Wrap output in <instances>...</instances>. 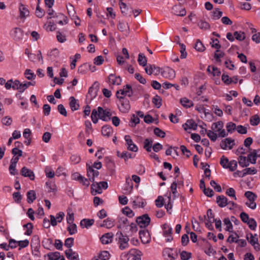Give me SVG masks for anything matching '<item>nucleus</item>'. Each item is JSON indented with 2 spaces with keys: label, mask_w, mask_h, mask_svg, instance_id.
Returning <instances> with one entry per match:
<instances>
[{
  "label": "nucleus",
  "mask_w": 260,
  "mask_h": 260,
  "mask_svg": "<svg viewBox=\"0 0 260 260\" xmlns=\"http://www.w3.org/2000/svg\"><path fill=\"white\" fill-rule=\"evenodd\" d=\"M116 96L119 99L118 105L119 110L122 113H127L131 109L129 100L124 96Z\"/></svg>",
  "instance_id": "f257e3e1"
},
{
  "label": "nucleus",
  "mask_w": 260,
  "mask_h": 260,
  "mask_svg": "<svg viewBox=\"0 0 260 260\" xmlns=\"http://www.w3.org/2000/svg\"><path fill=\"white\" fill-rule=\"evenodd\" d=\"M151 219L147 214H145L142 216H139L136 219V222L140 228H146L150 224Z\"/></svg>",
  "instance_id": "f03ea898"
},
{
  "label": "nucleus",
  "mask_w": 260,
  "mask_h": 260,
  "mask_svg": "<svg viewBox=\"0 0 260 260\" xmlns=\"http://www.w3.org/2000/svg\"><path fill=\"white\" fill-rule=\"evenodd\" d=\"M108 183L105 181H102L99 183L93 182L91 186V188L93 191H95V193H101L102 188L106 189L108 188Z\"/></svg>",
  "instance_id": "7ed1b4c3"
},
{
  "label": "nucleus",
  "mask_w": 260,
  "mask_h": 260,
  "mask_svg": "<svg viewBox=\"0 0 260 260\" xmlns=\"http://www.w3.org/2000/svg\"><path fill=\"white\" fill-rule=\"evenodd\" d=\"M87 175L89 180L93 183L94 182V178L99 175V172L97 170H94L88 163L86 164Z\"/></svg>",
  "instance_id": "20e7f679"
},
{
  "label": "nucleus",
  "mask_w": 260,
  "mask_h": 260,
  "mask_svg": "<svg viewBox=\"0 0 260 260\" xmlns=\"http://www.w3.org/2000/svg\"><path fill=\"white\" fill-rule=\"evenodd\" d=\"M99 117L104 121H108L110 120L112 115L109 110H104L102 107H98Z\"/></svg>",
  "instance_id": "39448f33"
},
{
  "label": "nucleus",
  "mask_w": 260,
  "mask_h": 260,
  "mask_svg": "<svg viewBox=\"0 0 260 260\" xmlns=\"http://www.w3.org/2000/svg\"><path fill=\"white\" fill-rule=\"evenodd\" d=\"M162 255L166 258L167 257L169 258L170 260H174L178 256L177 251L169 248H166L164 250Z\"/></svg>",
  "instance_id": "423d86ee"
},
{
  "label": "nucleus",
  "mask_w": 260,
  "mask_h": 260,
  "mask_svg": "<svg viewBox=\"0 0 260 260\" xmlns=\"http://www.w3.org/2000/svg\"><path fill=\"white\" fill-rule=\"evenodd\" d=\"M125 141H126V145L127 149L131 151L137 152L138 150V147L135 145L132 140L130 136L126 135L124 137Z\"/></svg>",
  "instance_id": "0eeeda50"
},
{
  "label": "nucleus",
  "mask_w": 260,
  "mask_h": 260,
  "mask_svg": "<svg viewBox=\"0 0 260 260\" xmlns=\"http://www.w3.org/2000/svg\"><path fill=\"white\" fill-rule=\"evenodd\" d=\"M11 36L14 40L19 41L22 40L23 38V31L21 29L16 27L11 31Z\"/></svg>",
  "instance_id": "6e6552de"
},
{
  "label": "nucleus",
  "mask_w": 260,
  "mask_h": 260,
  "mask_svg": "<svg viewBox=\"0 0 260 260\" xmlns=\"http://www.w3.org/2000/svg\"><path fill=\"white\" fill-rule=\"evenodd\" d=\"M140 238L142 244H148L151 241L149 233L147 230H141L139 231Z\"/></svg>",
  "instance_id": "1a4fd4ad"
},
{
  "label": "nucleus",
  "mask_w": 260,
  "mask_h": 260,
  "mask_svg": "<svg viewBox=\"0 0 260 260\" xmlns=\"http://www.w3.org/2000/svg\"><path fill=\"white\" fill-rule=\"evenodd\" d=\"M235 145L234 140L231 138H226L222 140L220 143V147L223 149H231Z\"/></svg>",
  "instance_id": "9d476101"
},
{
  "label": "nucleus",
  "mask_w": 260,
  "mask_h": 260,
  "mask_svg": "<svg viewBox=\"0 0 260 260\" xmlns=\"http://www.w3.org/2000/svg\"><path fill=\"white\" fill-rule=\"evenodd\" d=\"M161 75L164 78L172 79L175 77V72L170 68H166L161 72Z\"/></svg>",
  "instance_id": "9b49d317"
},
{
  "label": "nucleus",
  "mask_w": 260,
  "mask_h": 260,
  "mask_svg": "<svg viewBox=\"0 0 260 260\" xmlns=\"http://www.w3.org/2000/svg\"><path fill=\"white\" fill-rule=\"evenodd\" d=\"M172 13L179 16H184L186 15V10L180 5H175L172 8Z\"/></svg>",
  "instance_id": "f8f14e48"
},
{
  "label": "nucleus",
  "mask_w": 260,
  "mask_h": 260,
  "mask_svg": "<svg viewBox=\"0 0 260 260\" xmlns=\"http://www.w3.org/2000/svg\"><path fill=\"white\" fill-rule=\"evenodd\" d=\"M113 236L112 233H106L100 238V240L103 244H110L112 242Z\"/></svg>",
  "instance_id": "ddd939ff"
},
{
  "label": "nucleus",
  "mask_w": 260,
  "mask_h": 260,
  "mask_svg": "<svg viewBox=\"0 0 260 260\" xmlns=\"http://www.w3.org/2000/svg\"><path fill=\"white\" fill-rule=\"evenodd\" d=\"M86 70H89L93 72L96 70V67L89 63H85L79 68V71L81 73H84Z\"/></svg>",
  "instance_id": "4468645a"
},
{
  "label": "nucleus",
  "mask_w": 260,
  "mask_h": 260,
  "mask_svg": "<svg viewBox=\"0 0 260 260\" xmlns=\"http://www.w3.org/2000/svg\"><path fill=\"white\" fill-rule=\"evenodd\" d=\"M21 175L25 177H28L31 180L35 179V174L34 172L30 169L25 167H23L21 171Z\"/></svg>",
  "instance_id": "2eb2a0df"
},
{
  "label": "nucleus",
  "mask_w": 260,
  "mask_h": 260,
  "mask_svg": "<svg viewBox=\"0 0 260 260\" xmlns=\"http://www.w3.org/2000/svg\"><path fill=\"white\" fill-rule=\"evenodd\" d=\"M216 203L219 207L223 208L228 205V200L223 195L218 196L216 197Z\"/></svg>",
  "instance_id": "dca6fc26"
},
{
  "label": "nucleus",
  "mask_w": 260,
  "mask_h": 260,
  "mask_svg": "<svg viewBox=\"0 0 260 260\" xmlns=\"http://www.w3.org/2000/svg\"><path fill=\"white\" fill-rule=\"evenodd\" d=\"M109 83L113 85H119L121 83V79L120 76H117L115 74H111L109 76Z\"/></svg>",
  "instance_id": "f3484780"
},
{
  "label": "nucleus",
  "mask_w": 260,
  "mask_h": 260,
  "mask_svg": "<svg viewBox=\"0 0 260 260\" xmlns=\"http://www.w3.org/2000/svg\"><path fill=\"white\" fill-rule=\"evenodd\" d=\"M99 85L98 82H94L92 86L89 88L88 94L92 97H95L99 89Z\"/></svg>",
  "instance_id": "a211bd4d"
},
{
  "label": "nucleus",
  "mask_w": 260,
  "mask_h": 260,
  "mask_svg": "<svg viewBox=\"0 0 260 260\" xmlns=\"http://www.w3.org/2000/svg\"><path fill=\"white\" fill-rule=\"evenodd\" d=\"M116 237L119 244H127L129 241L128 237L126 235H123L121 232H117Z\"/></svg>",
  "instance_id": "6ab92c4d"
},
{
  "label": "nucleus",
  "mask_w": 260,
  "mask_h": 260,
  "mask_svg": "<svg viewBox=\"0 0 260 260\" xmlns=\"http://www.w3.org/2000/svg\"><path fill=\"white\" fill-rule=\"evenodd\" d=\"M145 70L147 74L150 75L153 74L155 71H156L155 74L157 75L159 73L160 69L158 67H156L155 65L149 64L145 68Z\"/></svg>",
  "instance_id": "aec40b11"
},
{
  "label": "nucleus",
  "mask_w": 260,
  "mask_h": 260,
  "mask_svg": "<svg viewBox=\"0 0 260 260\" xmlns=\"http://www.w3.org/2000/svg\"><path fill=\"white\" fill-rule=\"evenodd\" d=\"M67 9L69 15L72 19L80 20L78 16L76 15V11L75 10L74 6L72 4H69L67 6Z\"/></svg>",
  "instance_id": "412c9836"
},
{
  "label": "nucleus",
  "mask_w": 260,
  "mask_h": 260,
  "mask_svg": "<svg viewBox=\"0 0 260 260\" xmlns=\"http://www.w3.org/2000/svg\"><path fill=\"white\" fill-rule=\"evenodd\" d=\"M69 105L72 111L78 110L80 107L79 104L77 103L76 99L74 96H71L69 99Z\"/></svg>",
  "instance_id": "4be33fe9"
},
{
  "label": "nucleus",
  "mask_w": 260,
  "mask_h": 260,
  "mask_svg": "<svg viewBox=\"0 0 260 260\" xmlns=\"http://www.w3.org/2000/svg\"><path fill=\"white\" fill-rule=\"evenodd\" d=\"M117 155L119 157L124 159L125 162H126L128 158H132L135 156V155H133L126 151H123L121 153L118 151Z\"/></svg>",
  "instance_id": "5701e85b"
},
{
  "label": "nucleus",
  "mask_w": 260,
  "mask_h": 260,
  "mask_svg": "<svg viewBox=\"0 0 260 260\" xmlns=\"http://www.w3.org/2000/svg\"><path fill=\"white\" fill-rule=\"evenodd\" d=\"M65 253L66 256L71 260H79L78 253L73 251L71 249L66 250Z\"/></svg>",
  "instance_id": "b1692460"
},
{
  "label": "nucleus",
  "mask_w": 260,
  "mask_h": 260,
  "mask_svg": "<svg viewBox=\"0 0 260 260\" xmlns=\"http://www.w3.org/2000/svg\"><path fill=\"white\" fill-rule=\"evenodd\" d=\"M94 220L93 219H90L85 218L81 220L80 224L82 228H85L88 229L94 223Z\"/></svg>",
  "instance_id": "393cba45"
},
{
  "label": "nucleus",
  "mask_w": 260,
  "mask_h": 260,
  "mask_svg": "<svg viewBox=\"0 0 260 260\" xmlns=\"http://www.w3.org/2000/svg\"><path fill=\"white\" fill-rule=\"evenodd\" d=\"M20 17L21 18H24L29 15V12L25 6L21 4L19 6Z\"/></svg>",
  "instance_id": "a878e982"
},
{
  "label": "nucleus",
  "mask_w": 260,
  "mask_h": 260,
  "mask_svg": "<svg viewBox=\"0 0 260 260\" xmlns=\"http://www.w3.org/2000/svg\"><path fill=\"white\" fill-rule=\"evenodd\" d=\"M246 239L250 244H258V237L256 234L254 235L250 233L247 234Z\"/></svg>",
  "instance_id": "bb28decb"
},
{
  "label": "nucleus",
  "mask_w": 260,
  "mask_h": 260,
  "mask_svg": "<svg viewBox=\"0 0 260 260\" xmlns=\"http://www.w3.org/2000/svg\"><path fill=\"white\" fill-rule=\"evenodd\" d=\"M257 170L254 168H248L243 170L242 175H240V177H244L248 175H254L256 174Z\"/></svg>",
  "instance_id": "cd10ccee"
},
{
  "label": "nucleus",
  "mask_w": 260,
  "mask_h": 260,
  "mask_svg": "<svg viewBox=\"0 0 260 260\" xmlns=\"http://www.w3.org/2000/svg\"><path fill=\"white\" fill-rule=\"evenodd\" d=\"M129 253L131 255V257H132L133 260H141V255L142 253L140 251L136 249H132L129 250Z\"/></svg>",
  "instance_id": "c85d7f7f"
},
{
  "label": "nucleus",
  "mask_w": 260,
  "mask_h": 260,
  "mask_svg": "<svg viewBox=\"0 0 260 260\" xmlns=\"http://www.w3.org/2000/svg\"><path fill=\"white\" fill-rule=\"evenodd\" d=\"M114 226V221L113 219L108 218L104 220L103 223L100 225L101 227H105L107 229H110Z\"/></svg>",
  "instance_id": "c756f323"
},
{
  "label": "nucleus",
  "mask_w": 260,
  "mask_h": 260,
  "mask_svg": "<svg viewBox=\"0 0 260 260\" xmlns=\"http://www.w3.org/2000/svg\"><path fill=\"white\" fill-rule=\"evenodd\" d=\"M257 155L258 154L256 150H253L247 156V158L249 160V162H251L252 164H255L256 163Z\"/></svg>",
  "instance_id": "7c9ffc66"
},
{
  "label": "nucleus",
  "mask_w": 260,
  "mask_h": 260,
  "mask_svg": "<svg viewBox=\"0 0 260 260\" xmlns=\"http://www.w3.org/2000/svg\"><path fill=\"white\" fill-rule=\"evenodd\" d=\"M27 202L29 204L32 203L36 199V193L35 190H29L27 193Z\"/></svg>",
  "instance_id": "2f4dec72"
},
{
  "label": "nucleus",
  "mask_w": 260,
  "mask_h": 260,
  "mask_svg": "<svg viewBox=\"0 0 260 260\" xmlns=\"http://www.w3.org/2000/svg\"><path fill=\"white\" fill-rule=\"evenodd\" d=\"M238 163L239 165L242 167H247L249 165V162L248 158L243 156H240L238 158Z\"/></svg>",
  "instance_id": "473e14b6"
},
{
  "label": "nucleus",
  "mask_w": 260,
  "mask_h": 260,
  "mask_svg": "<svg viewBox=\"0 0 260 260\" xmlns=\"http://www.w3.org/2000/svg\"><path fill=\"white\" fill-rule=\"evenodd\" d=\"M132 88V86L130 85L127 84L123 87V88L120 89L116 92V96H125L127 94V91Z\"/></svg>",
  "instance_id": "72a5a7b5"
},
{
  "label": "nucleus",
  "mask_w": 260,
  "mask_h": 260,
  "mask_svg": "<svg viewBox=\"0 0 260 260\" xmlns=\"http://www.w3.org/2000/svg\"><path fill=\"white\" fill-rule=\"evenodd\" d=\"M112 132V127L108 125H105L102 128V134L103 135L109 137Z\"/></svg>",
  "instance_id": "f704fd0d"
},
{
  "label": "nucleus",
  "mask_w": 260,
  "mask_h": 260,
  "mask_svg": "<svg viewBox=\"0 0 260 260\" xmlns=\"http://www.w3.org/2000/svg\"><path fill=\"white\" fill-rule=\"evenodd\" d=\"M180 103L185 108H190L193 106V103L186 98H183L180 99Z\"/></svg>",
  "instance_id": "c9c22d12"
},
{
  "label": "nucleus",
  "mask_w": 260,
  "mask_h": 260,
  "mask_svg": "<svg viewBox=\"0 0 260 260\" xmlns=\"http://www.w3.org/2000/svg\"><path fill=\"white\" fill-rule=\"evenodd\" d=\"M223 127V123L219 121L217 122H214L212 124L211 128L214 132L220 131Z\"/></svg>",
  "instance_id": "e433bc0d"
},
{
  "label": "nucleus",
  "mask_w": 260,
  "mask_h": 260,
  "mask_svg": "<svg viewBox=\"0 0 260 260\" xmlns=\"http://www.w3.org/2000/svg\"><path fill=\"white\" fill-rule=\"evenodd\" d=\"M153 140L150 139H146L144 142V148L147 152H151Z\"/></svg>",
  "instance_id": "4c0bfd02"
},
{
  "label": "nucleus",
  "mask_w": 260,
  "mask_h": 260,
  "mask_svg": "<svg viewBox=\"0 0 260 260\" xmlns=\"http://www.w3.org/2000/svg\"><path fill=\"white\" fill-rule=\"evenodd\" d=\"M185 125L189 128L196 130L198 127V124L194 122L193 119H188L186 121Z\"/></svg>",
  "instance_id": "58836bf2"
},
{
  "label": "nucleus",
  "mask_w": 260,
  "mask_h": 260,
  "mask_svg": "<svg viewBox=\"0 0 260 260\" xmlns=\"http://www.w3.org/2000/svg\"><path fill=\"white\" fill-rule=\"evenodd\" d=\"M25 78L29 80L35 79L36 75L30 69H26L24 72Z\"/></svg>",
  "instance_id": "ea45409f"
},
{
  "label": "nucleus",
  "mask_w": 260,
  "mask_h": 260,
  "mask_svg": "<svg viewBox=\"0 0 260 260\" xmlns=\"http://www.w3.org/2000/svg\"><path fill=\"white\" fill-rule=\"evenodd\" d=\"M138 61L139 64L142 67H145L147 65L146 57L142 53L139 54Z\"/></svg>",
  "instance_id": "a19ab883"
},
{
  "label": "nucleus",
  "mask_w": 260,
  "mask_h": 260,
  "mask_svg": "<svg viewBox=\"0 0 260 260\" xmlns=\"http://www.w3.org/2000/svg\"><path fill=\"white\" fill-rule=\"evenodd\" d=\"M177 181L175 180L171 184V192L173 194L174 198H176L179 196V193H178L177 191Z\"/></svg>",
  "instance_id": "79ce46f5"
},
{
  "label": "nucleus",
  "mask_w": 260,
  "mask_h": 260,
  "mask_svg": "<svg viewBox=\"0 0 260 260\" xmlns=\"http://www.w3.org/2000/svg\"><path fill=\"white\" fill-rule=\"evenodd\" d=\"M198 26L202 29L206 30L210 28V24L206 21L200 20L198 23Z\"/></svg>",
  "instance_id": "37998d69"
},
{
  "label": "nucleus",
  "mask_w": 260,
  "mask_h": 260,
  "mask_svg": "<svg viewBox=\"0 0 260 260\" xmlns=\"http://www.w3.org/2000/svg\"><path fill=\"white\" fill-rule=\"evenodd\" d=\"M244 196L247 198L249 201H255L257 198L256 194L250 191L245 192Z\"/></svg>",
  "instance_id": "c03bdc74"
},
{
  "label": "nucleus",
  "mask_w": 260,
  "mask_h": 260,
  "mask_svg": "<svg viewBox=\"0 0 260 260\" xmlns=\"http://www.w3.org/2000/svg\"><path fill=\"white\" fill-rule=\"evenodd\" d=\"M69 224V225L67 228V231L69 232V234L70 235H73L77 233V228L76 224L74 223Z\"/></svg>",
  "instance_id": "a18cd8bd"
},
{
  "label": "nucleus",
  "mask_w": 260,
  "mask_h": 260,
  "mask_svg": "<svg viewBox=\"0 0 260 260\" xmlns=\"http://www.w3.org/2000/svg\"><path fill=\"white\" fill-rule=\"evenodd\" d=\"M238 238L239 236L238 235L235 233H233L229 236L227 239V242L229 243H237L239 241Z\"/></svg>",
  "instance_id": "49530a36"
},
{
  "label": "nucleus",
  "mask_w": 260,
  "mask_h": 260,
  "mask_svg": "<svg viewBox=\"0 0 260 260\" xmlns=\"http://www.w3.org/2000/svg\"><path fill=\"white\" fill-rule=\"evenodd\" d=\"M194 48L198 51L203 52L205 50V47L200 40H197L194 46Z\"/></svg>",
  "instance_id": "de8ad7c7"
},
{
  "label": "nucleus",
  "mask_w": 260,
  "mask_h": 260,
  "mask_svg": "<svg viewBox=\"0 0 260 260\" xmlns=\"http://www.w3.org/2000/svg\"><path fill=\"white\" fill-rule=\"evenodd\" d=\"M152 103L155 105L157 108H159L161 106V99L157 95H155L152 99Z\"/></svg>",
  "instance_id": "09e8293b"
},
{
  "label": "nucleus",
  "mask_w": 260,
  "mask_h": 260,
  "mask_svg": "<svg viewBox=\"0 0 260 260\" xmlns=\"http://www.w3.org/2000/svg\"><path fill=\"white\" fill-rule=\"evenodd\" d=\"M162 228L164 230L163 232L164 236L172 234V228L168 223L164 224L162 225Z\"/></svg>",
  "instance_id": "8fccbe9b"
},
{
  "label": "nucleus",
  "mask_w": 260,
  "mask_h": 260,
  "mask_svg": "<svg viewBox=\"0 0 260 260\" xmlns=\"http://www.w3.org/2000/svg\"><path fill=\"white\" fill-rule=\"evenodd\" d=\"M259 118L257 115H254L252 116L250 119V123L251 125L256 126L259 123Z\"/></svg>",
  "instance_id": "3c124183"
},
{
  "label": "nucleus",
  "mask_w": 260,
  "mask_h": 260,
  "mask_svg": "<svg viewBox=\"0 0 260 260\" xmlns=\"http://www.w3.org/2000/svg\"><path fill=\"white\" fill-rule=\"evenodd\" d=\"M122 212L128 217H132L135 214L134 212L127 206L122 209Z\"/></svg>",
  "instance_id": "603ef678"
},
{
  "label": "nucleus",
  "mask_w": 260,
  "mask_h": 260,
  "mask_svg": "<svg viewBox=\"0 0 260 260\" xmlns=\"http://www.w3.org/2000/svg\"><path fill=\"white\" fill-rule=\"evenodd\" d=\"M235 38L238 41H243L245 39V34L241 31H235L234 33Z\"/></svg>",
  "instance_id": "864d4df0"
},
{
  "label": "nucleus",
  "mask_w": 260,
  "mask_h": 260,
  "mask_svg": "<svg viewBox=\"0 0 260 260\" xmlns=\"http://www.w3.org/2000/svg\"><path fill=\"white\" fill-rule=\"evenodd\" d=\"M229 162L230 161L229 160V159L227 157H225L224 155L221 157L220 164L223 168L228 169Z\"/></svg>",
  "instance_id": "5fc2aeb1"
},
{
  "label": "nucleus",
  "mask_w": 260,
  "mask_h": 260,
  "mask_svg": "<svg viewBox=\"0 0 260 260\" xmlns=\"http://www.w3.org/2000/svg\"><path fill=\"white\" fill-rule=\"evenodd\" d=\"M224 224L226 225V230L231 232L233 230V225L229 218H226L223 220Z\"/></svg>",
  "instance_id": "6e6d98bb"
},
{
  "label": "nucleus",
  "mask_w": 260,
  "mask_h": 260,
  "mask_svg": "<svg viewBox=\"0 0 260 260\" xmlns=\"http://www.w3.org/2000/svg\"><path fill=\"white\" fill-rule=\"evenodd\" d=\"M110 254L107 251H102L99 256V258L102 260H108L110 258Z\"/></svg>",
  "instance_id": "4d7b16f0"
},
{
  "label": "nucleus",
  "mask_w": 260,
  "mask_h": 260,
  "mask_svg": "<svg viewBox=\"0 0 260 260\" xmlns=\"http://www.w3.org/2000/svg\"><path fill=\"white\" fill-rule=\"evenodd\" d=\"M226 128L229 133H232L236 129V125L235 123L230 122L226 124Z\"/></svg>",
  "instance_id": "13d9d810"
},
{
  "label": "nucleus",
  "mask_w": 260,
  "mask_h": 260,
  "mask_svg": "<svg viewBox=\"0 0 260 260\" xmlns=\"http://www.w3.org/2000/svg\"><path fill=\"white\" fill-rule=\"evenodd\" d=\"M22 83L18 80H15L13 81L12 83V88L14 90H19V91L21 92Z\"/></svg>",
  "instance_id": "bf43d9fd"
},
{
  "label": "nucleus",
  "mask_w": 260,
  "mask_h": 260,
  "mask_svg": "<svg viewBox=\"0 0 260 260\" xmlns=\"http://www.w3.org/2000/svg\"><path fill=\"white\" fill-rule=\"evenodd\" d=\"M215 132L212 130H208L207 134V136L213 142L215 141L217 138V135Z\"/></svg>",
  "instance_id": "052dcab7"
},
{
  "label": "nucleus",
  "mask_w": 260,
  "mask_h": 260,
  "mask_svg": "<svg viewBox=\"0 0 260 260\" xmlns=\"http://www.w3.org/2000/svg\"><path fill=\"white\" fill-rule=\"evenodd\" d=\"M46 185L48 188V192H55L56 191L55 184L50 181H47L46 182Z\"/></svg>",
  "instance_id": "680f3d73"
},
{
  "label": "nucleus",
  "mask_w": 260,
  "mask_h": 260,
  "mask_svg": "<svg viewBox=\"0 0 260 260\" xmlns=\"http://www.w3.org/2000/svg\"><path fill=\"white\" fill-rule=\"evenodd\" d=\"M154 133L157 137H158L165 138L166 136L165 132L158 127H155L154 129Z\"/></svg>",
  "instance_id": "e2e57ef3"
},
{
  "label": "nucleus",
  "mask_w": 260,
  "mask_h": 260,
  "mask_svg": "<svg viewBox=\"0 0 260 260\" xmlns=\"http://www.w3.org/2000/svg\"><path fill=\"white\" fill-rule=\"evenodd\" d=\"M40 3H38L36 10V15L39 18H42L45 14L44 11L41 9L39 6Z\"/></svg>",
  "instance_id": "0e129e2a"
},
{
  "label": "nucleus",
  "mask_w": 260,
  "mask_h": 260,
  "mask_svg": "<svg viewBox=\"0 0 260 260\" xmlns=\"http://www.w3.org/2000/svg\"><path fill=\"white\" fill-rule=\"evenodd\" d=\"M179 45L180 46V53H181L180 58H182V59L185 58L187 56V52L186 51L185 45H184L183 44H181V43H180Z\"/></svg>",
  "instance_id": "69168bd1"
},
{
  "label": "nucleus",
  "mask_w": 260,
  "mask_h": 260,
  "mask_svg": "<svg viewBox=\"0 0 260 260\" xmlns=\"http://www.w3.org/2000/svg\"><path fill=\"white\" fill-rule=\"evenodd\" d=\"M237 167V162L235 160H232L230 161L228 169L232 172L234 171Z\"/></svg>",
  "instance_id": "338daca9"
},
{
  "label": "nucleus",
  "mask_w": 260,
  "mask_h": 260,
  "mask_svg": "<svg viewBox=\"0 0 260 260\" xmlns=\"http://www.w3.org/2000/svg\"><path fill=\"white\" fill-rule=\"evenodd\" d=\"M48 256L51 260H58L60 258V253L58 252L49 253Z\"/></svg>",
  "instance_id": "774afa93"
}]
</instances>
